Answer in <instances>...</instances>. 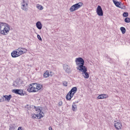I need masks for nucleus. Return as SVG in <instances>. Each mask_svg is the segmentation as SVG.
<instances>
[{"label": "nucleus", "mask_w": 130, "mask_h": 130, "mask_svg": "<svg viewBox=\"0 0 130 130\" xmlns=\"http://www.w3.org/2000/svg\"><path fill=\"white\" fill-rule=\"evenodd\" d=\"M15 128H16V124L15 123H13L10 125L9 130H15Z\"/></svg>", "instance_id": "a211bd4d"}, {"label": "nucleus", "mask_w": 130, "mask_h": 130, "mask_svg": "<svg viewBox=\"0 0 130 130\" xmlns=\"http://www.w3.org/2000/svg\"><path fill=\"white\" fill-rule=\"evenodd\" d=\"M35 109L36 110V111L37 112V113H38V112H39V111L41 110L40 109V107H36V106H35Z\"/></svg>", "instance_id": "393cba45"}, {"label": "nucleus", "mask_w": 130, "mask_h": 130, "mask_svg": "<svg viewBox=\"0 0 130 130\" xmlns=\"http://www.w3.org/2000/svg\"><path fill=\"white\" fill-rule=\"evenodd\" d=\"M96 13L98 16H103V10H102V8L101 6H98L96 8Z\"/></svg>", "instance_id": "1a4fd4ad"}, {"label": "nucleus", "mask_w": 130, "mask_h": 130, "mask_svg": "<svg viewBox=\"0 0 130 130\" xmlns=\"http://www.w3.org/2000/svg\"><path fill=\"white\" fill-rule=\"evenodd\" d=\"M21 9L24 12L28 11V3L25 1V0H23L21 4Z\"/></svg>", "instance_id": "423d86ee"}, {"label": "nucleus", "mask_w": 130, "mask_h": 130, "mask_svg": "<svg viewBox=\"0 0 130 130\" xmlns=\"http://www.w3.org/2000/svg\"><path fill=\"white\" fill-rule=\"evenodd\" d=\"M44 78H48L49 77V71L48 70L46 71L44 73Z\"/></svg>", "instance_id": "aec40b11"}, {"label": "nucleus", "mask_w": 130, "mask_h": 130, "mask_svg": "<svg viewBox=\"0 0 130 130\" xmlns=\"http://www.w3.org/2000/svg\"><path fill=\"white\" fill-rule=\"evenodd\" d=\"M31 118H32V119H35V118H36V117H38V114L36 115L35 114H32L31 115Z\"/></svg>", "instance_id": "b1692460"}, {"label": "nucleus", "mask_w": 130, "mask_h": 130, "mask_svg": "<svg viewBox=\"0 0 130 130\" xmlns=\"http://www.w3.org/2000/svg\"><path fill=\"white\" fill-rule=\"evenodd\" d=\"M124 22L125 23H130V18L128 17H126L124 19Z\"/></svg>", "instance_id": "a878e982"}, {"label": "nucleus", "mask_w": 130, "mask_h": 130, "mask_svg": "<svg viewBox=\"0 0 130 130\" xmlns=\"http://www.w3.org/2000/svg\"><path fill=\"white\" fill-rule=\"evenodd\" d=\"M37 37H38V39H39L40 41H42V39L41 38V37H40V35H38Z\"/></svg>", "instance_id": "c756f323"}, {"label": "nucleus", "mask_w": 130, "mask_h": 130, "mask_svg": "<svg viewBox=\"0 0 130 130\" xmlns=\"http://www.w3.org/2000/svg\"><path fill=\"white\" fill-rule=\"evenodd\" d=\"M12 92L15 94H18V95H20V96H24V91H23V89H13Z\"/></svg>", "instance_id": "6e6552de"}, {"label": "nucleus", "mask_w": 130, "mask_h": 130, "mask_svg": "<svg viewBox=\"0 0 130 130\" xmlns=\"http://www.w3.org/2000/svg\"><path fill=\"white\" fill-rule=\"evenodd\" d=\"M37 8H38V10H40L41 11L44 9L43 6L39 4L37 5Z\"/></svg>", "instance_id": "5701e85b"}, {"label": "nucleus", "mask_w": 130, "mask_h": 130, "mask_svg": "<svg viewBox=\"0 0 130 130\" xmlns=\"http://www.w3.org/2000/svg\"><path fill=\"white\" fill-rule=\"evenodd\" d=\"M11 56H12V57L16 58V57H19V56H20V55H19L18 51L16 50L15 51H13L11 53Z\"/></svg>", "instance_id": "9b49d317"}, {"label": "nucleus", "mask_w": 130, "mask_h": 130, "mask_svg": "<svg viewBox=\"0 0 130 130\" xmlns=\"http://www.w3.org/2000/svg\"><path fill=\"white\" fill-rule=\"evenodd\" d=\"M120 29L121 31L122 34H125V32H126V30L125 29V27H121Z\"/></svg>", "instance_id": "412c9836"}, {"label": "nucleus", "mask_w": 130, "mask_h": 130, "mask_svg": "<svg viewBox=\"0 0 130 130\" xmlns=\"http://www.w3.org/2000/svg\"><path fill=\"white\" fill-rule=\"evenodd\" d=\"M4 97L5 98V101H7V102H10V100L12 99V95L10 94L9 95H4Z\"/></svg>", "instance_id": "4468645a"}, {"label": "nucleus", "mask_w": 130, "mask_h": 130, "mask_svg": "<svg viewBox=\"0 0 130 130\" xmlns=\"http://www.w3.org/2000/svg\"><path fill=\"white\" fill-rule=\"evenodd\" d=\"M63 70H64L65 72L68 74H71L72 73V70H71V68L69 65L64 64L63 66Z\"/></svg>", "instance_id": "9d476101"}, {"label": "nucleus", "mask_w": 130, "mask_h": 130, "mask_svg": "<svg viewBox=\"0 0 130 130\" xmlns=\"http://www.w3.org/2000/svg\"><path fill=\"white\" fill-rule=\"evenodd\" d=\"M106 98H108V95L106 94H101L98 96V99H106Z\"/></svg>", "instance_id": "ddd939ff"}, {"label": "nucleus", "mask_w": 130, "mask_h": 130, "mask_svg": "<svg viewBox=\"0 0 130 130\" xmlns=\"http://www.w3.org/2000/svg\"><path fill=\"white\" fill-rule=\"evenodd\" d=\"M58 107H60V106H62V101H60L58 103Z\"/></svg>", "instance_id": "cd10ccee"}, {"label": "nucleus", "mask_w": 130, "mask_h": 130, "mask_svg": "<svg viewBox=\"0 0 130 130\" xmlns=\"http://www.w3.org/2000/svg\"><path fill=\"white\" fill-rule=\"evenodd\" d=\"M16 51H17L18 55H19L20 56V55H22V54H24V53H26V52H27V49L19 47L16 50Z\"/></svg>", "instance_id": "0eeeda50"}, {"label": "nucleus", "mask_w": 130, "mask_h": 130, "mask_svg": "<svg viewBox=\"0 0 130 130\" xmlns=\"http://www.w3.org/2000/svg\"><path fill=\"white\" fill-rule=\"evenodd\" d=\"M114 126L116 129H121L122 127V124L120 122H116L114 124Z\"/></svg>", "instance_id": "f8f14e48"}, {"label": "nucleus", "mask_w": 130, "mask_h": 130, "mask_svg": "<svg viewBox=\"0 0 130 130\" xmlns=\"http://www.w3.org/2000/svg\"><path fill=\"white\" fill-rule=\"evenodd\" d=\"M49 130H52V127H51V126H49Z\"/></svg>", "instance_id": "2f4dec72"}, {"label": "nucleus", "mask_w": 130, "mask_h": 130, "mask_svg": "<svg viewBox=\"0 0 130 130\" xmlns=\"http://www.w3.org/2000/svg\"><path fill=\"white\" fill-rule=\"evenodd\" d=\"M43 88V85L42 84L38 83H31L28 86L27 88V92L29 93H36L38 91L42 90Z\"/></svg>", "instance_id": "f03ea898"}, {"label": "nucleus", "mask_w": 130, "mask_h": 130, "mask_svg": "<svg viewBox=\"0 0 130 130\" xmlns=\"http://www.w3.org/2000/svg\"><path fill=\"white\" fill-rule=\"evenodd\" d=\"M10 29L9 24L6 22H0V34L1 35H8L10 33Z\"/></svg>", "instance_id": "7ed1b4c3"}, {"label": "nucleus", "mask_w": 130, "mask_h": 130, "mask_svg": "<svg viewBox=\"0 0 130 130\" xmlns=\"http://www.w3.org/2000/svg\"><path fill=\"white\" fill-rule=\"evenodd\" d=\"M5 102V97H4V95H3L0 99V102Z\"/></svg>", "instance_id": "c85d7f7f"}, {"label": "nucleus", "mask_w": 130, "mask_h": 130, "mask_svg": "<svg viewBox=\"0 0 130 130\" xmlns=\"http://www.w3.org/2000/svg\"><path fill=\"white\" fill-rule=\"evenodd\" d=\"M77 91L78 88H77V87H73L66 95V99L67 100L71 101L74 97V95L77 93Z\"/></svg>", "instance_id": "20e7f679"}, {"label": "nucleus", "mask_w": 130, "mask_h": 130, "mask_svg": "<svg viewBox=\"0 0 130 130\" xmlns=\"http://www.w3.org/2000/svg\"><path fill=\"white\" fill-rule=\"evenodd\" d=\"M19 86H20V83H19V81L16 80L15 81H14L13 83V87H19Z\"/></svg>", "instance_id": "f3484780"}, {"label": "nucleus", "mask_w": 130, "mask_h": 130, "mask_svg": "<svg viewBox=\"0 0 130 130\" xmlns=\"http://www.w3.org/2000/svg\"><path fill=\"white\" fill-rule=\"evenodd\" d=\"M77 105L75 104V103L72 105V110L73 111H77Z\"/></svg>", "instance_id": "4be33fe9"}, {"label": "nucleus", "mask_w": 130, "mask_h": 130, "mask_svg": "<svg viewBox=\"0 0 130 130\" xmlns=\"http://www.w3.org/2000/svg\"><path fill=\"white\" fill-rule=\"evenodd\" d=\"M83 3L79 2L78 3H77L71 7V8L69 9L70 12H75V11H78L79 9H80V8H82L83 7Z\"/></svg>", "instance_id": "39448f33"}, {"label": "nucleus", "mask_w": 130, "mask_h": 130, "mask_svg": "<svg viewBox=\"0 0 130 130\" xmlns=\"http://www.w3.org/2000/svg\"><path fill=\"white\" fill-rule=\"evenodd\" d=\"M123 16L126 18V17H128V13L127 12H124L123 13Z\"/></svg>", "instance_id": "bb28decb"}, {"label": "nucleus", "mask_w": 130, "mask_h": 130, "mask_svg": "<svg viewBox=\"0 0 130 130\" xmlns=\"http://www.w3.org/2000/svg\"><path fill=\"white\" fill-rule=\"evenodd\" d=\"M76 66H77L76 69L80 72H81L82 76L84 79H89L90 75L88 73L87 67L84 66L85 60L82 57H78L75 59Z\"/></svg>", "instance_id": "f257e3e1"}, {"label": "nucleus", "mask_w": 130, "mask_h": 130, "mask_svg": "<svg viewBox=\"0 0 130 130\" xmlns=\"http://www.w3.org/2000/svg\"><path fill=\"white\" fill-rule=\"evenodd\" d=\"M36 26L39 30H41L42 29V23H41V22L38 21L36 23Z\"/></svg>", "instance_id": "2eb2a0df"}, {"label": "nucleus", "mask_w": 130, "mask_h": 130, "mask_svg": "<svg viewBox=\"0 0 130 130\" xmlns=\"http://www.w3.org/2000/svg\"><path fill=\"white\" fill-rule=\"evenodd\" d=\"M113 3H114V5L116 6V7H117L118 8L120 7V3L119 2L115 1V0H113Z\"/></svg>", "instance_id": "6ab92c4d"}, {"label": "nucleus", "mask_w": 130, "mask_h": 130, "mask_svg": "<svg viewBox=\"0 0 130 130\" xmlns=\"http://www.w3.org/2000/svg\"><path fill=\"white\" fill-rule=\"evenodd\" d=\"M63 86H65V87H67L68 86V82L67 81L63 82Z\"/></svg>", "instance_id": "7c9ffc66"}, {"label": "nucleus", "mask_w": 130, "mask_h": 130, "mask_svg": "<svg viewBox=\"0 0 130 130\" xmlns=\"http://www.w3.org/2000/svg\"><path fill=\"white\" fill-rule=\"evenodd\" d=\"M38 118L39 119H40L42 118V117H43L44 116V113H43V112L41 111V110L38 113Z\"/></svg>", "instance_id": "dca6fc26"}]
</instances>
